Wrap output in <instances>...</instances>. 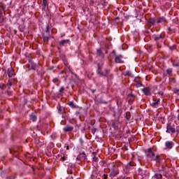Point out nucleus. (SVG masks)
<instances>
[{"mask_svg":"<svg viewBox=\"0 0 179 179\" xmlns=\"http://www.w3.org/2000/svg\"><path fill=\"white\" fill-rule=\"evenodd\" d=\"M7 74L8 78H13V76H15V70L12 69V67H10L8 69Z\"/></svg>","mask_w":179,"mask_h":179,"instance_id":"obj_19","label":"nucleus"},{"mask_svg":"<svg viewBox=\"0 0 179 179\" xmlns=\"http://www.w3.org/2000/svg\"><path fill=\"white\" fill-rule=\"evenodd\" d=\"M3 72H4L5 73H6V70L3 69Z\"/></svg>","mask_w":179,"mask_h":179,"instance_id":"obj_56","label":"nucleus"},{"mask_svg":"<svg viewBox=\"0 0 179 179\" xmlns=\"http://www.w3.org/2000/svg\"><path fill=\"white\" fill-rule=\"evenodd\" d=\"M66 44L71 45V41L69 39L62 40L59 42V45H60V47H64V45H66Z\"/></svg>","mask_w":179,"mask_h":179,"instance_id":"obj_16","label":"nucleus"},{"mask_svg":"<svg viewBox=\"0 0 179 179\" xmlns=\"http://www.w3.org/2000/svg\"><path fill=\"white\" fill-rule=\"evenodd\" d=\"M157 94H159V96H161V97H163V96H164V93L162 91L158 92Z\"/></svg>","mask_w":179,"mask_h":179,"instance_id":"obj_42","label":"nucleus"},{"mask_svg":"<svg viewBox=\"0 0 179 179\" xmlns=\"http://www.w3.org/2000/svg\"><path fill=\"white\" fill-rule=\"evenodd\" d=\"M134 170H135V164L134 163H129L127 164L124 169H123L124 174H131L133 173Z\"/></svg>","mask_w":179,"mask_h":179,"instance_id":"obj_6","label":"nucleus"},{"mask_svg":"<svg viewBox=\"0 0 179 179\" xmlns=\"http://www.w3.org/2000/svg\"><path fill=\"white\" fill-rule=\"evenodd\" d=\"M153 89H154V90H156V89H157V85H155V86L153 87Z\"/></svg>","mask_w":179,"mask_h":179,"instance_id":"obj_51","label":"nucleus"},{"mask_svg":"<svg viewBox=\"0 0 179 179\" xmlns=\"http://www.w3.org/2000/svg\"><path fill=\"white\" fill-rule=\"evenodd\" d=\"M92 164L94 166L97 165V163H99V158L100 157V156H99L97 154H95L94 152L92 153Z\"/></svg>","mask_w":179,"mask_h":179,"instance_id":"obj_13","label":"nucleus"},{"mask_svg":"<svg viewBox=\"0 0 179 179\" xmlns=\"http://www.w3.org/2000/svg\"><path fill=\"white\" fill-rule=\"evenodd\" d=\"M138 176H141L142 177V179H148V178H149V172L139 168L138 169Z\"/></svg>","mask_w":179,"mask_h":179,"instance_id":"obj_7","label":"nucleus"},{"mask_svg":"<svg viewBox=\"0 0 179 179\" xmlns=\"http://www.w3.org/2000/svg\"><path fill=\"white\" fill-rule=\"evenodd\" d=\"M169 31H174V29H171V27L168 28Z\"/></svg>","mask_w":179,"mask_h":179,"instance_id":"obj_46","label":"nucleus"},{"mask_svg":"<svg viewBox=\"0 0 179 179\" xmlns=\"http://www.w3.org/2000/svg\"><path fill=\"white\" fill-rule=\"evenodd\" d=\"M141 91L144 93L145 96H152V92L150 91V87H144L141 89Z\"/></svg>","mask_w":179,"mask_h":179,"instance_id":"obj_14","label":"nucleus"},{"mask_svg":"<svg viewBox=\"0 0 179 179\" xmlns=\"http://www.w3.org/2000/svg\"><path fill=\"white\" fill-rule=\"evenodd\" d=\"M57 110H58L59 114H64V113L65 112V108L61 106V105H59L57 106Z\"/></svg>","mask_w":179,"mask_h":179,"instance_id":"obj_26","label":"nucleus"},{"mask_svg":"<svg viewBox=\"0 0 179 179\" xmlns=\"http://www.w3.org/2000/svg\"><path fill=\"white\" fill-rule=\"evenodd\" d=\"M178 124L176 122H170L166 126V134H170V135H173V134H178Z\"/></svg>","mask_w":179,"mask_h":179,"instance_id":"obj_4","label":"nucleus"},{"mask_svg":"<svg viewBox=\"0 0 179 179\" xmlns=\"http://www.w3.org/2000/svg\"><path fill=\"white\" fill-rule=\"evenodd\" d=\"M173 81L176 80V78H173Z\"/></svg>","mask_w":179,"mask_h":179,"instance_id":"obj_60","label":"nucleus"},{"mask_svg":"<svg viewBox=\"0 0 179 179\" xmlns=\"http://www.w3.org/2000/svg\"><path fill=\"white\" fill-rule=\"evenodd\" d=\"M92 93H96V90H91Z\"/></svg>","mask_w":179,"mask_h":179,"instance_id":"obj_52","label":"nucleus"},{"mask_svg":"<svg viewBox=\"0 0 179 179\" xmlns=\"http://www.w3.org/2000/svg\"><path fill=\"white\" fill-rule=\"evenodd\" d=\"M69 122L70 124H72L73 125H75V124H78V121L76 120V118L69 119Z\"/></svg>","mask_w":179,"mask_h":179,"instance_id":"obj_30","label":"nucleus"},{"mask_svg":"<svg viewBox=\"0 0 179 179\" xmlns=\"http://www.w3.org/2000/svg\"><path fill=\"white\" fill-rule=\"evenodd\" d=\"M103 70V64L101 65L100 64H98V69H97V74L103 76L104 78H108V79H113L114 78V75L113 73H110V69H105L103 72H102Z\"/></svg>","mask_w":179,"mask_h":179,"instance_id":"obj_3","label":"nucleus"},{"mask_svg":"<svg viewBox=\"0 0 179 179\" xmlns=\"http://www.w3.org/2000/svg\"><path fill=\"white\" fill-rule=\"evenodd\" d=\"M52 82L55 83V85H56V86H59L61 83V81H59V79L58 78H53Z\"/></svg>","mask_w":179,"mask_h":179,"instance_id":"obj_29","label":"nucleus"},{"mask_svg":"<svg viewBox=\"0 0 179 179\" xmlns=\"http://www.w3.org/2000/svg\"><path fill=\"white\" fill-rule=\"evenodd\" d=\"M163 178V175H162L161 173H155L152 179H162Z\"/></svg>","mask_w":179,"mask_h":179,"instance_id":"obj_28","label":"nucleus"},{"mask_svg":"<svg viewBox=\"0 0 179 179\" xmlns=\"http://www.w3.org/2000/svg\"><path fill=\"white\" fill-rule=\"evenodd\" d=\"M154 102H152L151 103V106L152 107H153L154 108H157V106H159L160 105V99H152Z\"/></svg>","mask_w":179,"mask_h":179,"instance_id":"obj_17","label":"nucleus"},{"mask_svg":"<svg viewBox=\"0 0 179 179\" xmlns=\"http://www.w3.org/2000/svg\"><path fill=\"white\" fill-rule=\"evenodd\" d=\"M29 120H30V121H32V122H36L37 121V116H36V115H34V113H31L29 115Z\"/></svg>","mask_w":179,"mask_h":179,"instance_id":"obj_24","label":"nucleus"},{"mask_svg":"<svg viewBox=\"0 0 179 179\" xmlns=\"http://www.w3.org/2000/svg\"><path fill=\"white\" fill-rule=\"evenodd\" d=\"M66 149H67V150H69V146H67V147H66Z\"/></svg>","mask_w":179,"mask_h":179,"instance_id":"obj_58","label":"nucleus"},{"mask_svg":"<svg viewBox=\"0 0 179 179\" xmlns=\"http://www.w3.org/2000/svg\"><path fill=\"white\" fill-rule=\"evenodd\" d=\"M16 178V174H14L13 176H9L6 178V179H15Z\"/></svg>","mask_w":179,"mask_h":179,"instance_id":"obj_37","label":"nucleus"},{"mask_svg":"<svg viewBox=\"0 0 179 179\" xmlns=\"http://www.w3.org/2000/svg\"><path fill=\"white\" fill-rule=\"evenodd\" d=\"M51 27H52L51 24L48 23L46 25V29L45 30V31L48 36H45V34H42V38H43V41L44 43H48V41H50V40H51V38H54V37H52V36H51V35H50V30H51Z\"/></svg>","mask_w":179,"mask_h":179,"instance_id":"obj_5","label":"nucleus"},{"mask_svg":"<svg viewBox=\"0 0 179 179\" xmlns=\"http://www.w3.org/2000/svg\"><path fill=\"white\" fill-rule=\"evenodd\" d=\"M145 153L146 155V157L150 162H156L157 164H160L162 163V158L160 155H155L152 148H148L145 150Z\"/></svg>","mask_w":179,"mask_h":179,"instance_id":"obj_2","label":"nucleus"},{"mask_svg":"<svg viewBox=\"0 0 179 179\" xmlns=\"http://www.w3.org/2000/svg\"><path fill=\"white\" fill-rule=\"evenodd\" d=\"M61 115H62V118H64V120H66L68 118L66 111H64L63 113H61Z\"/></svg>","mask_w":179,"mask_h":179,"instance_id":"obj_36","label":"nucleus"},{"mask_svg":"<svg viewBox=\"0 0 179 179\" xmlns=\"http://www.w3.org/2000/svg\"><path fill=\"white\" fill-rule=\"evenodd\" d=\"M64 132H72L73 131V127L71 124H67L65 127L63 128Z\"/></svg>","mask_w":179,"mask_h":179,"instance_id":"obj_18","label":"nucleus"},{"mask_svg":"<svg viewBox=\"0 0 179 179\" xmlns=\"http://www.w3.org/2000/svg\"><path fill=\"white\" fill-rule=\"evenodd\" d=\"M7 94H8V96H10V94H12V92H10V91H8V92H7Z\"/></svg>","mask_w":179,"mask_h":179,"instance_id":"obj_49","label":"nucleus"},{"mask_svg":"<svg viewBox=\"0 0 179 179\" xmlns=\"http://www.w3.org/2000/svg\"><path fill=\"white\" fill-rule=\"evenodd\" d=\"M167 23V19H166L164 17H159L157 18V23H163V22Z\"/></svg>","mask_w":179,"mask_h":179,"instance_id":"obj_23","label":"nucleus"},{"mask_svg":"<svg viewBox=\"0 0 179 179\" xmlns=\"http://www.w3.org/2000/svg\"><path fill=\"white\" fill-rule=\"evenodd\" d=\"M142 86H143V84H142V83H136V87H142Z\"/></svg>","mask_w":179,"mask_h":179,"instance_id":"obj_43","label":"nucleus"},{"mask_svg":"<svg viewBox=\"0 0 179 179\" xmlns=\"http://www.w3.org/2000/svg\"><path fill=\"white\" fill-rule=\"evenodd\" d=\"M125 76H129L130 78H134V74L131 71H126Z\"/></svg>","mask_w":179,"mask_h":179,"instance_id":"obj_33","label":"nucleus"},{"mask_svg":"<svg viewBox=\"0 0 179 179\" xmlns=\"http://www.w3.org/2000/svg\"><path fill=\"white\" fill-rule=\"evenodd\" d=\"M36 66H37V64H36L34 62H31L29 64V71H36Z\"/></svg>","mask_w":179,"mask_h":179,"instance_id":"obj_22","label":"nucleus"},{"mask_svg":"<svg viewBox=\"0 0 179 179\" xmlns=\"http://www.w3.org/2000/svg\"><path fill=\"white\" fill-rule=\"evenodd\" d=\"M104 179H108V175L104 174L103 175Z\"/></svg>","mask_w":179,"mask_h":179,"instance_id":"obj_48","label":"nucleus"},{"mask_svg":"<svg viewBox=\"0 0 179 179\" xmlns=\"http://www.w3.org/2000/svg\"><path fill=\"white\" fill-rule=\"evenodd\" d=\"M0 176L2 178L5 177V176H6V172L5 171H1Z\"/></svg>","mask_w":179,"mask_h":179,"instance_id":"obj_41","label":"nucleus"},{"mask_svg":"<svg viewBox=\"0 0 179 179\" xmlns=\"http://www.w3.org/2000/svg\"><path fill=\"white\" fill-rule=\"evenodd\" d=\"M80 112H79V111L76 112V115H77V117H78V115H80Z\"/></svg>","mask_w":179,"mask_h":179,"instance_id":"obj_47","label":"nucleus"},{"mask_svg":"<svg viewBox=\"0 0 179 179\" xmlns=\"http://www.w3.org/2000/svg\"><path fill=\"white\" fill-rule=\"evenodd\" d=\"M147 23L150 27H151V26H155V24L157 23V18H156V17H150L148 19Z\"/></svg>","mask_w":179,"mask_h":179,"instance_id":"obj_11","label":"nucleus"},{"mask_svg":"<svg viewBox=\"0 0 179 179\" xmlns=\"http://www.w3.org/2000/svg\"><path fill=\"white\" fill-rule=\"evenodd\" d=\"M169 50H171V51H174V50H176V45H173L172 46H168Z\"/></svg>","mask_w":179,"mask_h":179,"instance_id":"obj_40","label":"nucleus"},{"mask_svg":"<svg viewBox=\"0 0 179 179\" xmlns=\"http://www.w3.org/2000/svg\"><path fill=\"white\" fill-rule=\"evenodd\" d=\"M12 80H8V83H7V86L8 89H10V87H12Z\"/></svg>","mask_w":179,"mask_h":179,"instance_id":"obj_34","label":"nucleus"},{"mask_svg":"<svg viewBox=\"0 0 179 179\" xmlns=\"http://www.w3.org/2000/svg\"><path fill=\"white\" fill-rule=\"evenodd\" d=\"M75 167V164L70 163L68 166V173H70V174H73L76 171Z\"/></svg>","mask_w":179,"mask_h":179,"instance_id":"obj_15","label":"nucleus"},{"mask_svg":"<svg viewBox=\"0 0 179 179\" xmlns=\"http://www.w3.org/2000/svg\"><path fill=\"white\" fill-rule=\"evenodd\" d=\"M173 93H175V94H179V88H173Z\"/></svg>","mask_w":179,"mask_h":179,"instance_id":"obj_39","label":"nucleus"},{"mask_svg":"<svg viewBox=\"0 0 179 179\" xmlns=\"http://www.w3.org/2000/svg\"><path fill=\"white\" fill-rule=\"evenodd\" d=\"M113 54H115V50H113Z\"/></svg>","mask_w":179,"mask_h":179,"instance_id":"obj_57","label":"nucleus"},{"mask_svg":"<svg viewBox=\"0 0 179 179\" xmlns=\"http://www.w3.org/2000/svg\"><path fill=\"white\" fill-rule=\"evenodd\" d=\"M122 59H124V56H122V55H117L115 57V64H124V62Z\"/></svg>","mask_w":179,"mask_h":179,"instance_id":"obj_12","label":"nucleus"},{"mask_svg":"<svg viewBox=\"0 0 179 179\" xmlns=\"http://www.w3.org/2000/svg\"><path fill=\"white\" fill-rule=\"evenodd\" d=\"M5 1H8V0H5Z\"/></svg>","mask_w":179,"mask_h":179,"instance_id":"obj_62","label":"nucleus"},{"mask_svg":"<svg viewBox=\"0 0 179 179\" xmlns=\"http://www.w3.org/2000/svg\"><path fill=\"white\" fill-rule=\"evenodd\" d=\"M64 92H65V87L62 86L59 90V94H63Z\"/></svg>","mask_w":179,"mask_h":179,"instance_id":"obj_35","label":"nucleus"},{"mask_svg":"<svg viewBox=\"0 0 179 179\" xmlns=\"http://www.w3.org/2000/svg\"><path fill=\"white\" fill-rule=\"evenodd\" d=\"M5 19H6L5 17L0 15V23H3L5 22Z\"/></svg>","mask_w":179,"mask_h":179,"instance_id":"obj_38","label":"nucleus"},{"mask_svg":"<svg viewBox=\"0 0 179 179\" xmlns=\"http://www.w3.org/2000/svg\"><path fill=\"white\" fill-rule=\"evenodd\" d=\"M77 162H78V164H80V163H82V162H85V160H86V154L85 153V152L80 153L77 158H76Z\"/></svg>","mask_w":179,"mask_h":179,"instance_id":"obj_9","label":"nucleus"},{"mask_svg":"<svg viewBox=\"0 0 179 179\" xmlns=\"http://www.w3.org/2000/svg\"><path fill=\"white\" fill-rule=\"evenodd\" d=\"M173 66H179V62H173Z\"/></svg>","mask_w":179,"mask_h":179,"instance_id":"obj_44","label":"nucleus"},{"mask_svg":"<svg viewBox=\"0 0 179 179\" xmlns=\"http://www.w3.org/2000/svg\"><path fill=\"white\" fill-rule=\"evenodd\" d=\"M136 97V95L134 94V93L132 92L127 94V100H128L129 104H132V103L135 101Z\"/></svg>","mask_w":179,"mask_h":179,"instance_id":"obj_10","label":"nucleus"},{"mask_svg":"<svg viewBox=\"0 0 179 179\" xmlns=\"http://www.w3.org/2000/svg\"><path fill=\"white\" fill-rule=\"evenodd\" d=\"M79 118H80V115H79Z\"/></svg>","mask_w":179,"mask_h":179,"instance_id":"obj_61","label":"nucleus"},{"mask_svg":"<svg viewBox=\"0 0 179 179\" xmlns=\"http://www.w3.org/2000/svg\"><path fill=\"white\" fill-rule=\"evenodd\" d=\"M152 38H154L157 45H159L160 43H163V36H162V34L153 35Z\"/></svg>","mask_w":179,"mask_h":179,"instance_id":"obj_8","label":"nucleus"},{"mask_svg":"<svg viewBox=\"0 0 179 179\" xmlns=\"http://www.w3.org/2000/svg\"><path fill=\"white\" fill-rule=\"evenodd\" d=\"M165 146H166V149H173V148L174 147V142L166 141L165 143Z\"/></svg>","mask_w":179,"mask_h":179,"instance_id":"obj_21","label":"nucleus"},{"mask_svg":"<svg viewBox=\"0 0 179 179\" xmlns=\"http://www.w3.org/2000/svg\"><path fill=\"white\" fill-rule=\"evenodd\" d=\"M105 164H104V162H103V166H106Z\"/></svg>","mask_w":179,"mask_h":179,"instance_id":"obj_59","label":"nucleus"},{"mask_svg":"<svg viewBox=\"0 0 179 179\" xmlns=\"http://www.w3.org/2000/svg\"><path fill=\"white\" fill-rule=\"evenodd\" d=\"M120 20V17H117L115 18V20Z\"/></svg>","mask_w":179,"mask_h":179,"instance_id":"obj_55","label":"nucleus"},{"mask_svg":"<svg viewBox=\"0 0 179 179\" xmlns=\"http://www.w3.org/2000/svg\"><path fill=\"white\" fill-rule=\"evenodd\" d=\"M122 166V163L120 162H117L113 164H108L107 168L104 169L105 173H109V177L110 178H114L120 174V167Z\"/></svg>","mask_w":179,"mask_h":179,"instance_id":"obj_1","label":"nucleus"},{"mask_svg":"<svg viewBox=\"0 0 179 179\" xmlns=\"http://www.w3.org/2000/svg\"><path fill=\"white\" fill-rule=\"evenodd\" d=\"M42 6H43L42 8L43 10H45V8H48V1L43 0Z\"/></svg>","mask_w":179,"mask_h":179,"instance_id":"obj_25","label":"nucleus"},{"mask_svg":"<svg viewBox=\"0 0 179 179\" xmlns=\"http://www.w3.org/2000/svg\"><path fill=\"white\" fill-rule=\"evenodd\" d=\"M166 73L167 75H169V76H171V75H173V69H168L166 70Z\"/></svg>","mask_w":179,"mask_h":179,"instance_id":"obj_32","label":"nucleus"},{"mask_svg":"<svg viewBox=\"0 0 179 179\" xmlns=\"http://www.w3.org/2000/svg\"><path fill=\"white\" fill-rule=\"evenodd\" d=\"M135 157V155H134V153H131V159H132V160H134V158Z\"/></svg>","mask_w":179,"mask_h":179,"instance_id":"obj_50","label":"nucleus"},{"mask_svg":"<svg viewBox=\"0 0 179 179\" xmlns=\"http://www.w3.org/2000/svg\"><path fill=\"white\" fill-rule=\"evenodd\" d=\"M14 82H17V78H13Z\"/></svg>","mask_w":179,"mask_h":179,"instance_id":"obj_53","label":"nucleus"},{"mask_svg":"<svg viewBox=\"0 0 179 179\" xmlns=\"http://www.w3.org/2000/svg\"><path fill=\"white\" fill-rule=\"evenodd\" d=\"M74 125H76V127H78V128H79V124H78L77 123L75 124Z\"/></svg>","mask_w":179,"mask_h":179,"instance_id":"obj_54","label":"nucleus"},{"mask_svg":"<svg viewBox=\"0 0 179 179\" xmlns=\"http://www.w3.org/2000/svg\"><path fill=\"white\" fill-rule=\"evenodd\" d=\"M67 157L64 156V157H62L61 159H60V161L61 162H65V160H66Z\"/></svg>","mask_w":179,"mask_h":179,"instance_id":"obj_45","label":"nucleus"},{"mask_svg":"<svg viewBox=\"0 0 179 179\" xmlns=\"http://www.w3.org/2000/svg\"><path fill=\"white\" fill-rule=\"evenodd\" d=\"M50 138L52 141H55V139L58 138V135L57 134V133H52V135L50 136Z\"/></svg>","mask_w":179,"mask_h":179,"instance_id":"obj_31","label":"nucleus"},{"mask_svg":"<svg viewBox=\"0 0 179 179\" xmlns=\"http://www.w3.org/2000/svg\"><path fill=\"white\" fill-rule=\"evenodd\" d=\"M96 55L97 57H100V58H104L105 55H104V52H103L101 48L96 49Z\"/></svg>","mask_w":179,"mask_h":179,"instance_id":"obj_20","label":"nucleus"},{"mask_svg":"<svg viewBox=\"0 0 179 179\" xmlns=\"http://www.w3.org/2000/svg\"><path fill=\"white\" fill-rule=\"evenodd\" d=\"M68 106L71 107V108H79V106L78 105H76L73 101H69L68 103Z\"/></svg>","mask_w":179,"mask_h":179,"instance_id":"obj_27","label":"nucleus"}]
</instances>
